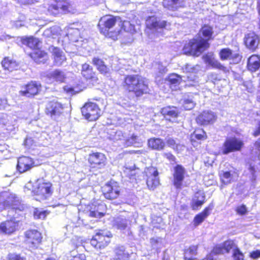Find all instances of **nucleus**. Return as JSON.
Returning <instances> with one entry per match:
<instances>
[{
    "instance_id": "obj_55",
    "label": "nucleus",
    "mask_w": 260,
    "mask_h": 260,
    "mask_svg": "<svg viewBox=\"0 0 260 260\" xmlns=\"http://www.w3.org/2000/svg\"><path fill=\"white\" fill-rule=\"evenodd\" d=\"M203 59L206 63L210 64L215 58L213 53H209L203 56Z\"/></svg>"
},
{
    "instance_id": "obj_34",
    "label": "nucleus",
    "mask_w": 260,
    "mask_h": 260,
    "mask_svg": "<svg viewBox=\"0 0 260 260\" xmlns=\"http://www.w3.org/2000/svg\"><path fill=\"white\" fill-rule=\"evenodd\" d=\"M260 67V59L255 55L251 56L247 62L248 69L252 72H256Z\"/></svg>"
},
{
    "instance_id": "obj_51",
    "label": "nucleus",
    "mask_w": 260,
    "mask_h": 260,
    "mask_svg": "<svg viewBox=\"0 0 260 260\" xmlns=\"http://www.w3.org/2000/svg\"><path fill=\"white\" fill-rule=\"evenodd\" d=\"M194 105L195 104L192 99H185L183 107L185 110H189L194 107Z\"/></svg>"
},
{
    "instance_id": "obj_20",
    "label": "nucleus",
    "mask_w": 260,
    "mask_h": 260,
    "mask_svg": "<svg viewBox=\"0 0 260 260\" xmlns=\"http://www.w3.org/2000/svg\"><path fill=\"white\" fill-rule=\"evenodd\" d=\"M41 85L36 82H31L20 91L21 95L30 97L37 94L40 90Z\"/></svg>"
},
{
    "instance_id": "obj_30",
    "label": "nucleus",
    "mask_w": 260,
    "mask_h": 260,
    "mask_svg": "<svg viewBox=\"0 0 260 260\" xmlns=\"http://www.w3.org/2000/svg\"><path fill=\"white\" fill-rule=\"evenodd\" d=\"M162 4L165 8L172 11L185 6L184 0H163Z\"/></svg>"
},
{
    "instance_id": "obj_5",
    "label": "nucleus",
    "mask_w": 260,
    "mask_h": 260,
    "mask_svg": "<svg viewBox=\"0 0 260 260\" xmlns=\"http://www.w3.org/2000/svg\"><path fill=\"white\" fill-rule=\"evenodd\" d=\"M32 192L36 196V200H46L53 193L52 185L50 182L43 179H38L33 186Z\"/></svg>"
},
{
    "instance_id": "obj_48",
    "label": "nucleus",
    "mask_w": 260,
    "mask_h": 260,
    "mask_svg": "<svg viewBox=\"0 0 260 260\" xmlns=\"http://www.w3.org/2000/svg\"><path fill=\"white\" fill-rule=\"evenodd\" d=\"M221 180L224 184H228L231 183L233 179V176L229 172H224L222 174H220Z\"/></svg>"
},
{
    "instance_id": "obj_1",
    "label": "nucleus",
    "mask_w": 260,
    "mask_h": 260,
    "mask_svg": "<svg viewBox=\"0 0 260 260\" xmlns=\"http://www.w3.org/2000/svg\"><path fill=\"white\" fill-rule=\"evenodd\" d=\"M213 28L205 25L199 32V37L193 39L185 44L183 51L184 54L192 56H199L209 47L208 41L212 39Z\"/></svg>"
},
{
    "instance_id": "obj_43",
    "label": "nucleus",
    "mask_w": 260,
    "mask_h": 260,
    "mask_svg": "<svg viewBox=\"0 0 260 260\" xmlns=\"http://www.w3.org/2000/svg\"><path fill=\"white\" fill-rule=\"evenodd\" d=\"M60 32V28L57 26H53L49 28L46 29L44 32V35L47 37L55 38Z\"/></svg>"
},
{
    "instance_id": "obj_63",
    "label": "nucleus",
    "mask_w": 260,
    "mask_h": 260,
    "mask_svg": "<svg viewBox=\"0 0 260 260\" xmlns=\"http://www.w3.org/2000/svg\"><path fill=\"white\" fill-rule=\"evenodd\" d=\"M250 256L253 259H257V258L260 257V250H256L252 251L250 253Z\"/></svg>"
},
{
    "instance_id": "obj_58",
    "label": "nucleus",
    "mask_w": 260,
    "mask_h": 260,
    "mask_svg": "<svg viewBox=\"0 0 260 260\" xmlns=\"http://www.w3.org/2000/svg\"><path fill=\"white\" fill-rule=\"evenodd\" d=\"M34 144V141L31 138H26L24 142V145L28 148H31Z\"/></svg>"
},
{
    "instance_id": "obj_7",
    "label": "nucleus",
    "mask_w": 260,
    "mask_h": 260,
    "mask_svg": "<svg viewBox=\"0 0 260 260\" xmlns=\"http://www.w3.org/2000/svg\"><path fill=\"white\" fill-rule=\"evenodd\" d=\"M244 145V143L239 138L230 137L224 141L222 148L221 152L223 154H228L231 152L240 151Z\"/></svg>"
},
{
    "instance_id": "obj_4",
    "label": "nucleus",
    "mask_w": 260,
    "mask_h": 260,
    "mask_svg": "<svg viewBox=\"0 0 260 260\" xmlns=\"http://www.w3.org/2000/svg\"><path fill=\"white\" fill-rule=\"evenodd\" d=\"M119 17H114L111 15H106L102 17L98 24V27L101 34L106 37L111 38L113 40H117L120 30L114 32H109V30L112 28L116 23L118 24Z\"/></svg>"
},
{
    "instance_id": "obj_18",
    "label": "nucleus",
    "mask_w": 260,
    "mask_h": 260,
    "mask_svg": "<svg viewBox=\"0 0 260 260\" xmlns=\"http://www.w3.org/2000/svg\"><path fill=\"white\" fill-rule=\"evenodd\" d=\"M216 115L211 111H205L196 118L197 122L200 125H208L214 123L216 120Z\"/></svg>"
},
{
    "instance_id": "obj_3",
    "label": "nucleus",
    "mask_w": 260,
    "mask_h": 260,
    "mask_svg": "<svg viewBox=\"0 0 260 260\" xmlns=\"http://www.w3.org/2000/svg\"><path fill=\"white\" fill-rule=\"evenodd\" d=\"M199 68L200 66L198 65L193 67H192L191 65H186L185 70L186 72H189L188 75H187L186 77H181L176 74L170 75L168 77V81L170 83L171 88L174 89L176 86L178 85L182 81L192 82V83H187L186 85L188 86H195L198 85L199 81L198 77L194 74V71Z\"/></svg>"
},
{
    "instance_id": "obj_44",
    "label": "nucleus",
    "mask_w": 260,
    "mask_h": 260,
    "mask_svg": "<svg viewBox=\"0 0 260 260\" xmlns=\"http://www.w3.org/2000/svg\"><path fill=\"white\" fill-rule=\"evenodd\" d=\"M118 25L121 26V28L127 32L134 33L135 31V25L132 24L128 21H121L120 19L118 22Z\"/></svg>"
},
{
    "instance_id": "obj_32",
    "label": "nucleus",
    "mask_w": 260,
    "mask_h": 260,
    "mask_svg": "<svg viewBox=\"0 0 260 260\" xmlns=\"http://www.w3.org/2000/svg\"><path fill=\"white\" fill-rule=\"evenodd\" d=\"M205 197L202 191L196 193L192 199L191 206L193 210H198L205 202Z\"/></svg>"
},
{
    "instance_id": "obj_62",
    "label": "nucleus",
    "mask_w": 260,
    "mask_h": 260,
    "mask_svg": "<svg viewBox=\"0 0 260 260\" xmlns=\"http://www.w3.org/2000/svg\"><path fill=\"white\" fill-rule=\"evenodd\" d=\"M64 90L70 94H74L77 92L75 90L74 88L69 86H66L64 87Z\"/></svg>"
},
{
    "instance_id": "obj_49",
    "label": "nucleus",
    "mask_w": 260,
    "mask_h": 260,
    "mask_svg": "<svg viewBox=\"0 0 260 260\" xmlns=\"http://www.w3.org/2000/svg\"><path fill=\"white\" fill-rule=\"evenodd\" d=\"M209 65L213 68L222 71L224 73H226L229 71L226 67L223 66L219 61L215 59L210 63Z\"/></svg>"
},
{
    "instance_id": "obj_8",
    "label": "nucleus",
    "mask_w": 260,
    "mask_h": 260,
    "mask_svg": "<svg viewBox=\"0 0 260 260\" xmlns=\"http://www.w3.org/2000/svg\"><path fill=\"white\" fill-rule=\"evenodd\" d=\"M83 116L89 121H94L100 115V110L98 105L92 102H88L81 108Z\"/></svg>"
},
{
    "instance_id": "obj_47",
    "label": "nucleus",
    "mask_w": 260,
    "mask_h": 260,
    "mask_svg": "<svg viewBox=\"0 0 260 260\" xmlns=\"http://www.w3.org/2000/svg\"><path fill=\"white\" fill-rule=\"evenodd\" d=\"M10 116H8L6 114L3 115L2 117L0 118V124H3L4 125L7 126V129L9 131H12L15 129L14 124L12 125V127H11L10 124Z\"/></svg>"
},
{
    "instance_id": "obj_53",
    "label": "nucleus",
    "mask_w": 260,
    "mask_h": 260,
    "mask_svg": "<svg viewBox=\"0 0 260 260\" xmlns=\"http://www.w3.org/2000/svg\"><path fill=\"white\" fill-rule=\"evenodd\" d=\"M124 172L130 179H134V176L136 174V170L134 169L128 168L126 167L125 168Z\"/></svg>"
},
{
    "instance_id": "obj_26",
    "label": "nucleus",
    "mask_w": 260,
    "mask_h": 260,
    "mask_svg": "<svg viewBox=\"0 0 260 260\" xmlns=\"http://www.w3.org/2000/svg\"><path fill=\"white\" fill-rule=\"evenodd\" d=\"M161 112L167 120L175 121L178 115V110L175 107H167L161 109Z\"/></svg>"
},
{
    "instance_id": "obj_19",
    "label": "nucleus",
    "mask_w": 260,
    "mask_h": 260,
    "mask_svg": "<svg viewBox=\"0 0 260 260\" xmlns=\"http://www.w3.org/2000/svg\"><path fill=\"white\" fill-rule=\"evenodd\" d=\"M244 43L247 48L254 51L259 44V37L254 32L247 34L244 37Z\"/></svg>"
},
{
    "instance_id": "obj_15",
    "label": "nucleus",
    "mask_w": 260,
    "mask_h": 260,
    "mask_svg": "<svg viewBox=\"0 0 260 260\" xmlns=\"http://www.w3.org/2000/svg\"><path fill=\"white\" fill-rule=\"evenodd\" d=\"M19 222L15 219L7 220L0 224V233L11 234L18 229Z\"/></svg>"
},
{
    "instance_id": "obj_60",
    "label": "nucleus",
    "mask_w": 260,
    "mask_h": 260,
    "mask_svg": "<svg viewBox=\"0 0 260 260\" xmlns=\"http://www.w3.org/2000/svg\"><path fill=\"white\" fill-rule=\"evenodd\" d=\"M164 155L171 163L176 162V158L172 154L170 153H165Z\"/></svg>"
},
{
    "instance_id": "obj_40",
    "label": "nucleus",
    "mask_w": 260,
    "mask_h": 260,
    "mask_svg": "<svg viewBox=\"0 0 260 260\" xmlns=\"http://www.w3.org/2000/svg\"><path fill=\"white\" fill-rule=\"evenodd\" d=\"M129 221L126 219L123 216H120L116 218L114 221L113 225L120 230H125L129 224Z\"/></svg>"
},
{
    "instance_id": "obj_41",
    "label": "nucleus",
    "mask_w": 260,
    "mask_h": 260,
    "mask_svg": "<svg viewBox=\"0 0 260 260\" xmlns=\"http://www.w3.org/2000/svg\"><path fill=\"white\" fill-rule=\"evenodd\" d=\"M23 43L26 45L30 48L35 49L39 47L40 41L37 38L29 37L23 39Z\"/></svg>"
},
{
    "instance_id": "obj_21",
    "label": "nucleus",
    "mask_w": 260,
    "mask_h": 260,
    "mask_svg": "<svg viewBox=\"0 0 260 260\" xmlns=\"http://www.w3.org/2000/svg\"><path fill=\"white\" fill-rule=\"evenodd\" d=\"M34 166L33 160L26 156H22L18 159L17 168L20 173H24Z\"/></svg>"
},
{
    "instance_id": "obj_28",
    "label": "nucleus",
    "mask_w": 260,
    "mask_h": 260,
    "mask_svg": "<svg viewBox=\"0 0 260 260\" xmlns=\"http://www.w3.org/2000/svg\"><path fill=\"white\" fill-rule=\"evenodd\" d=\"M95 235L100 244V249L107 246L110 242V238L112 237V234L110 232H105L97 233Z\"/></svg>"
},
{
    "instance_id": "obj_61",
    "label": "nucleus",
    "mask_w": 260,
    "mask_h": 260,
    "mask_svg": "<svg viewBox=\"0 0 260 260\" xmlns=\"http://www.w3.org/2000/svg\"><path fill=\"white\" fill-rule=\"evenodd\" d=\"M91 244L92 246L95 247V248H99L100 249V244L99 243L98 240L97 238H96L95 235H94L90 241Z\"/></svg>"
},
{
    "instance_id": "obj_17",
    "label": "nucleus",
    "mask_w": 260,
    "mask_h": 260,
    "mask_svg": "<svg viewBox=\"0 0 260 260\" xmlns=\"http://www.w3.org/2000/svg\"><path fill=\"white\" fill-rule=\"evenodd\" d=\"M46 111L47 114L50 115L53 119H56L62 113L63 107L60 103L56 101H51L47 104Z\"/></svg>"
},
{
    "instance_id": "obj_37",
    "label": "nucleus",
    "mask_w": 260,
    "mask_h": 260,
    "mask_svg": "<svg viewBox=\"0 0 260 260\" xmlns=\"http://www.w3.org/2000/svg\"><path fill=\"white\" fill-rule=\"evenodd\" d=\"M2 65L4 69L9 72L17 70L18 67V65L15 61L10 59L8 57L5 58L3 60Z\"/></svg>"
},
{
    "instance_id": "obj_35",
    "label": "nucleus",
    "mask_w": 260,
    "mask_h": 260,
    "mask_svg": "<svg viewBox=\"0 0 260 260\" xmlns=\"http://www.w3.org/2000/svg\"><path fill=\"white\" fill-rule=\"evenodd\" d=\"M114 260H128L129 254L125 251L123 246H117L114 249Z\"/></svg>"
},
{
    "instance_id": "obj_22",
    "label": "nucleus",
    "mask_w": 260,
    "mask_h": 260,
    "mask_svg": "<svg viewBox=\"0 0 260 260\" xmlns=\"http://www.w3.org/2000/svg\"><path fill=\"white\" fill-rule=\"evenodd\" d=\"M219 56L222 60H232L234 63H238L241 60V56L237 53H233L232 51L229 48H224L220 50Z\"/></svg>"
},
{
    "instance_id": "obj_11",
    "label": "nucleus",
    "mask_w": 260,
    "mask_h": 260,
    "mask_svg": "<svg viewBox=\"0 0 260 260\" xmlns=\"http://www.w3.org/2000/svg\"><path fill=\"white\" fill-rule=\"evenodd\" d=\"M26 243L30 248H35L41 241V234L36 230H29L25 233Z\"/></svg>"
},
{
    "instance_id": "obj_9",
    "label": "nucleus",
    "mask_w": 260,
    "mask_h": 260,
    "mask_svg": "<svg viewBox=\"0 0 260 260\" xmlns=\"http://www.w3.org/2000/svg\"><path fill=\"white\" fill-rule=\"evenodd\" d=\"M102 191L105 197L109 200L117 198L120 193V187L117 182L114 181L106 184L102 187Z\"/></svg>"
},
{
    "instance_id": "obj_31",
    "label": "nucleus",
    "mask_w": 260,
    "mask_h": 260,
    "mask_svg": "<svg viewBox=\"0 0 260 260\" xmlns=\"http://www.w3.org/2000/svg\"><path fill=\"white\" fill-rule=\"evenodd\" d=\"M35 62L38 63H44L47 59V53L41 50L36 49L29 54Z\"/></svg>"
},
{
    "instance_id": "obj_45",
    "label": "nucleus",
    "mask_w": 260,
    "mask_h": 260,
    "mask_svg": "<svg viewBox=\"0 0 260 260\" xmlns=\"http://www.w3.org/2000/svg\"><path fill=\"white\" fill-rule=\"evenodd\" d=\"M2 196L7 198V200L4 202V207L12 206L16 201V197L14 194L9 193L8 192H3Z\"/></svg>"
},
{
    "instance_id": "obj_46",
    "label": "nucleus",
    "mask_w": 260,
    "mask_h": 260,
    "mask_svg": "<svg viewBox=\"0 0 260 260\" xmlns=\"http://www.w3.org/2000/svg\"><path fill=\"white\" fill-rule=\"evenodd\" d=\"M79 35L80 31L78 28H74L73 27L69 28L67 36L71 41H78Z\"/></svg>"
},
{
    "instance_id": "obj_27",
    "label": "nucleus",
    "mask_w": 260,
    "mask_h": 260,
    "mask_svg": "<svg viewBox=\"0 0 260 260\" xmlns=\"http://www.w3.org/2000/svg\"><path fill=\"white\" fill-rule=\"evenodd\" d=\"M64 79V73L58 70L51 71L46 74V82L50 83L54 81L63 82Z\"/></svg>"
},
{
    "instance_id": "obj_23",
    "label": "nucleus",
    "mask_w": 260,
    "mask_h": 260,
    "mask_svg": "<svg viewBox=\"0 0 260 260\" xmlns=\"http://www.w3.org/2000/svg\"><path fill=\"white\" fill-rule=\"evenodd\" d=\"M105 206L103 204H98L94 203L89 205L87 207L89 210V216L93 217H101L104 215V209Z\"/></svg>"
},
{
    "instance_id": "obj_42",
    "label": "nucleus",
    "mask_w": 260,
    "mask_h": 260,
    "mask_svg": "<svg viewBox=\"0 0 260 260\" xmlns=\"http://www.w3.org/2000/svg\"><path fill=\"white\" fill-rule=\"evenodd\" d=\"M209 214V208H206L204 211L197 215L194 218V224L198 225L201 223Z\"/></svg>"
},
{
    "instance_id": "obj_6",
    "label": "nucleus",
    "mask_w": 260,
    "mask_h": 260,
    "mask_svg": "<svg viewBox=\"0 0 260 260\" xmlns=\"http://www.w3.org/2000/svg\"><path fill=\"white\" fill-rule=\"evenodd\" d=\"M170 23L165 20H161L155 15L148 16L146 19V32L149 36L150 38L153 39L150 37V33L156 31L158 28H163L167 27Z\"/></svg>"
},
{
    "instance_id": "obj_57",
    "label": "nucleus",
    "mask_w": 260,
    "mask_h": 260,
    "mask_svg": "<svg viewBox=\"0 0 260 260\" xmlns=\"http://www.w3.org/2000/svg\"><path fill=\"white\" fill-rule=\"evenodd\" d=\"M236 211L239 214L244 215L247 212V208L245 205H242L237 208Z\"/></svg>"
},
{
    "instance_id": "obj_52",
    "label": "nucleus",
    "mask_w": 260,
    "mask_h": 260,
    "mask_svg": "<svg viewBox=\"0 0 260 260\" xmlns=\"http://www.w3.org/2000/svg\"><path fill=\"white\" fill-rule=\"evenodd\" d=\"M233 256L235 260H244L243 254L238 248L233 250Z\"/></svg>"
},
{
    "instance_id": "obj_36",
    "label": "nucleus",
    "mask_w": 260,
    "mask_h": 260,
    "mask_svg": "<svg viewBox=\"0 0 260 260\" xmlns=\"http://www.w3.org/2000/svg\"><path fill=\"white\" fill-rule=\"evenodd\" d=\"M260 167V160L258 158L254 161H250L248 165V169L250 174V177L253 180L256 178V173L259 171Z\"/></svg>"
},
{
    "instance_id": "obj_25",
    "label": "nucleus",
    "mask_w": 260,
    "mask_h": 260,
    "mask_svg": "<svg viewBox=\"0 0 260 260\" xmlns=\"http://www.w3.org/2000/svg\"><path fill=\"white\" fill-rule=\"evenodd\" d=\"M69 12L68 7L66 4H52L48 8V12L50 15H56L59 13H66Z\"/></svg>"
},
{
    "instance_id": "obj_12",
    "label": "nucleus",
    "mask_w": 260,
    "mask_h": 260,
    "mask_svg": "<svg viewBox=\"0 0 260 260\" xmlns=\"http://www.w3.org/2000/svg\"><path fill=\"white\" fill-rule=\"evenodd\" d=\"M88 161L93 168H101L106 165V157L102 153L94 152L89 155Z\"/></svg>"
},
{
    "instance_id": "obj_16",
    "label": "nucleus",
    "mask_w": 260,
    "mask_h": 260,
    "mask_svg": "<svg viewBox=\"0 0 260 260\" xmlns=\"http://www.w3.org/2000/svg\"><path fill=\"white\" fill-rule=\"evenodd\" d=\"M234 247V242L231 240H228L224 242L222 246H216L213 248L210 254L207 256V260H214L215 258L213 256L218 254L229 252Z\"/></svg>"
},
{
    "instance_id": "obj_29",
    "label": "nucleus",
    "mask_w": 260,
    "mask_h": 260,
    "mask_svg": "<svg viewBox=\"0 0 260 260\" xmlns=\"http://www.w3.org/2000/svg\"><path fill=\"white\" fill-rule=\"evenodd\" d=\"M81 74L87 80H91L92 83H96L98 81V78L92 71V68L87 63L82 65Z\"/></svg>"
},
{
    "instance_id": "obj_59",
    "label": "nucleus",
    "mask_w": 260,
    "mask_h": 260,
    "mask_svg": "<svg viewBox=\"0 0 260 260\" xmlns=\"http://www.w3.org/2000/svg\"><path fill=\"white\" fill-rule=\"evenodd\" d=\"M98 70L103 74L107 75L109 72V69L105 65V64H103L101 66H100Z\"/></svg>"
},
{
    "instance_id": "obj_24",
    "label": "nucleus",
    "mask_w": 260,
    "mask_h": 260,
    "mask_svg": "<svg viewBox=\"0 0 260 260\" xmlns=\"http://www.w3.org/2000/svg\"><path fill=\"white\" fill-rule=\"evenodd\" d=\"M49 50L52 53L55 64L58 66L63 64L66 60V58L63 52L58 48L54 46L50 47Z\"/></svg>"
},
{
    "instance_id": "obj_39",
    "label": "nucleus",
    "mask_w": 260,
    "mask_h": 260,
    "mask_svg": "<svg viewBox=\"0 0 260 260\" xmlns=\"http://www.w3.org/2000/svg\"><path fill=\"white\" fill-rule=\"evenodd\" d=\"M148 146L153 149L162 150L165 145V142L160 138H151L148 142Z\"/></svg>"
},
{
    "instance_id": "obj_2",
    "label": "nucleus",
    "mask_w": 260,
    "mask_h": 260,
    "mask_svg": "<svg viewBox=\"0 0 260 260\" xmlns=\"http://www.w3.org/2000/svg\"><path fill=\"white\" fill-rule=\"evenodd\" d=\"M124 87L133 92L137 96H141L148 91V85L144 79L138 75H128L125 78Z\"/></svg>"
},
{
    "instance_id": "obj_10",
    "label": "nucleus",
    "mask_w": 260,
    "mask_h": 260,
    "mask_svg": "<svg viewBox=\"0 0 260 260\" xmlns=\"http://www.w3.org/2000/svg\"><path fill=\"white\" fill-rule=\"evenodd\" d=\"M146 173L148 176L147 185L149 189L153 190L159 184L157 170L155 168L150 167L147 168Z\"/></svg>"
},
{
    "instance_id": "obj_33",
    "label": "nucleus",
    "mask_w": 260,
    "mask_h": 260,
    "mask_svg": "<svg viewBox=\"0 0 260 260\" xmlns=\"http://www.w3.org/2000/svg\"><path fill=\"white\" fill-rule=\"evenodd\" d=\"M125 134V133H122L120 131H111L108 133V138L114 142H118L119 145L122 146Z\"/></svg>"
},
{
    "instance_id": "obj_56",
    "label": "nucleus",
    "mask_w": 260,
    "mask_h": 260,
    "mask_svg": "<svg viewBox=\"0 0 260 260\" xmlns=\"http://www.w3.org/2000/svg\"><path fill=\"white\" fill-rule=\"evenodd\" d=\"M167 143L168 145L174 149H177L178 145L176 144L175 140L172 138H169L167 140Z\"/></svg>"
},
{
    "instance_id": "obj_50",
    "label": "nucleus",
    "mask_w": 260,
    "mask_h": 260,
    "mask_svg": "<svg viewBox=\"0 0 260 260\" xmlns=\"http://www.w3.org/2000/svg\"><path fill=\"white\" fill-rule=\"evenodd\" d=\"M49 214L47 210H42L36 209L34 211V217L36 219H44Z\"/></svg>"
},
{
    "instance_id": "obj_14",
    "label": "nucleus",
    "mask_w": 260,
    "mask_h": 260,
    "mask_svg": "<svg viewBox=\"0 0 260 260\" xmlns=\"http://www.w3.org/2000/svg\"><path fill=\"white\" fill-rule=\"evenodd\" d=\"M185 173V169L182 166L177 165L174 168L173 182L176 188H181Z\"/></svg>"
},
{
    "instance_id": "obj_13",
    "label": "nucleus",
    "mask_w": 260,
    "mask_h": 260,
    "mask_svg": "<svg viewBox=\"0 0 260 260\" xmlns=\"http://www.w3.org/2000/svg\"><path fill=\"white\" fill-rule=\"evenodd\" d=\"M144 141V140L134 134L125 133L124 139L123 140L122 146L127 147L134 146L136 147H139L142 145Z\"/></svg>"
},
{
    "instance_id": "obj_38",
    "label": "nucleus",
    "mask_w": 260,
    "mask_h": 260,
    "mask_svg": "<svg viewBox=\"0 0 260 260\" xmlns=\"http://www.w3.org/2000/svg\"><path fill=\"white\" fill-rule=\"evenodd\" d=\"M207 138L205 132L203 129H196L190 135V141L192 144L195 146L196 140H204Z\"/></svg>"
},
{
    "instance_id": "obj_54",
    "label": "nucleus",
    "mask_w": 260,
    "mask_h": 260,
    "mask_svg": "<svg viewBox=\"0 0 260 260\" xmlns=\"http://www.w3.org/2000/svg\"><path fill=\"white\" fill-rule=\"evenodd\" d=\"M8 260H26V258L19 254L10 253L8 255Z\"/></svg>"
},
{
    "instance_id": "obj_64",
    "label": "nucleus",
    "mask_w": 260,
    "mask_h": 260,
    "mask_svg": "<svg viewBox=\"0 0 260 260\" xmlns=\"http://www.w3.org/2000/svg\"><path fill=\"white\" fill-rule=\"evenodd\" d=\"M92 62L96 66L97 69L104 64V62L101 59L96 57L93 58Z\"/></svg>"
}]
</instances>
